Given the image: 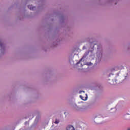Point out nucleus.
<instances>
[{
    "mask_svg": "<svg viewBox=\"0 0 130 130\" xmlns=\"http://www.w3.org/2000/svg\"><path fill=\"white\" fill-rule=\"evenodd\" d=\"M67 130H75V127L73 126L69 125L67 127Z\"/></svg>",
    "mask_w": 130,
    "mask_h": 130,
    "instance_id": "obj_1",
    "label": "nucleus"
},
{
    "mask_svg": "<svg viewBox=\"0 0 130 130\" xmlns=\"http://www.w3.org/2000/svg\"><path fill=\"white\" fill-rule=\"evenodd\" d=\"M28 8L29 9V10H30V11H34V10L36 9V7H33L32 5H28Z\"/></svg>",
    "mask_w": 130,
    "mask_h": 130,
    "instance_id": "obj_2",
    "label": "nucleus"
},
{
    "mask_svg": "<svg viewBox=\"0 0 130 130\" xmlns=\"http://www.w3.org/2000/svg\"><path fill=\"white\" fill-rule=\"evenodd\" d=\"M80 97L82 99V100H83L84 101H86V100H87V98L84 97L82 95H80Z\"/></svg>",
    "mask_w": 130,
    "mask_h": 130,
    "instance_id": "obj_3",
    "label": "nucleus"
},
{
    "mask_svg": "<svg viewBox=\"0 0 130 130\" xmlns=\"http://www.w3.org/2000/svg\"><path fill=\"white\" fill-rule=\"evenodd\" d=\"M59 123V120L56 119L55 121V123H56V124H57V123Z\"/></svg>",
    "mask_w": 130,
    "mask_h": 130,
    "instance_id": "obj_4",
    "label": "nucleus"
},
{
    "mask_svg": "<svg viewBox=\"0 0 130 130\" xmlns=\"http://www.w3.org/2000/svg\"><path fill=\"white\" fill-rule=\"evenodd\" d=\"M81 60H80L79 62H77V64H79L81 62Z\"/></svg>",
    "mask_w": 130,
    "mask_h": 130,
    "instance_id": "obj_5",
    "label": "nucleus"
},
{
    "mask_svg": "<svg viewBox=\"0 0 130 130\" xmlns=\"http://www.w3.org/2000/svg\"><path fill=\"white\" fill-rule=\"evenodd\" d=\"M81 92H83V93H85V91H81L80 92V93H81Z\"/></svg>",
    "mask_w": 130,
    "mask_h": 130,
    "instance_id": "obj_6",
    "label": "nucleus"
},
{
    "mask_svg": "<svg viewBox=\"0 0 130 130\" xmlns=\"http://www.w3.org/2000/svg\"><path fill=\"white\" fill-rule=\"evenodd\" d=\"M81 67H83V65L81 64Z\"/></svg>",
    "mask_w": 130,
    "mask_h": 130,
    "instance_id": "obj_7",
    "label": "nucleus"
}]
</instances>
